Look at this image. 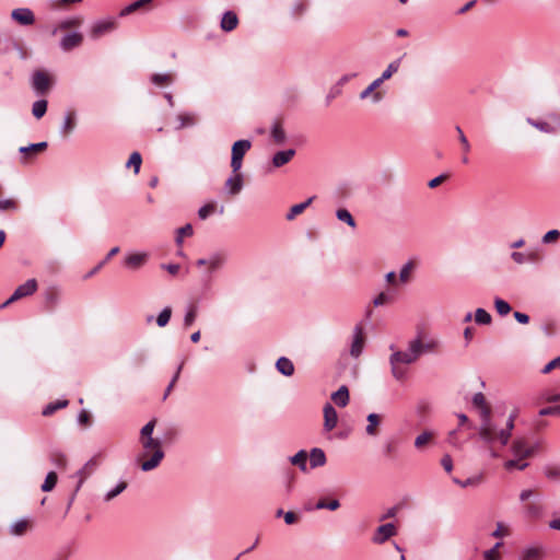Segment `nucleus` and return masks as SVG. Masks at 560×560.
<instances>
[{
  "label": "nucleus",
  "mask_w": 560,
  "mask_h": 560,
  "mask_svg": "<svg viewBox=\"0 0 560 560\" xmlns=\"http://www.w3.org/2000/svg\"><path fill=\"white\" fill-rule=\"evenodd\" d=\"M472 404L480 409L481 423L478 430L479 436L487 443H493L497 438L495 425L491 420V409L487 405L482 393H476Z\"/></svg>",
  "instance_id": "nucleus-1"
},
{
  "label": "nucleus",
  "mask_w": 560,
  "mask_h": 560,
  "mask_svg": "<svg viewBox=\"0 0 560 560\" xmlns=\"http://www.w3.org/2000/svg\"><path fill=\"white\" fill-rule=\"evenodd\" d=\"M140 442L145 451H153V455L151 456V458L141 464V469L143 471L152 470L159 466V464L164 457L162 443L159 439H154L153 436L141 439Z\"/></svg>",
  "instance_id": "nucleus-2"
},
{
  "label": "nucleus",
  "mask_w": 560,
  "mask_h": 560,
  "mask_svg": "<svg viewBox=\"0 0 560 560\" xmlns=\"http://www.w3.org/2000/svg\"><path fill=\"white\" fill-rule=\"evenodd\" d=\"M252 148V142L247 139L237 140L232 145L231 167L232 172H240L243 165V158Z\"/></svg>",
  "instance_id": "nucleus-3"
},
{
  "label": "nucleus",
  "mask_w": 560,
  "mask_h": 560,
  "mask_svg": "<svg viewBox=\"0 0 560 560\" xmlns=\"http://www.w3.org/2000/svg\"><path fill=\"white\" fill-rule=\"evenodd\" d=\"M365 338L363 334V327L359 324L353 329V340L350 348V354L353 358L360 357L363 351Z\"/></svg>",
  "instance_id": "nucleus-4"
},
{
  "label": "nucleus",
  "mask_w": 560,
  "mask_h": 560,
  "mask_svg": "<svg viewBox=\"0 0 560 560\" xmlns=\"http://www.w3.org/2000/svg\"><path fill=\"white\" fill-rule=\"evenodd\" d=\"M11 18L14 22L23 26L32 25L35 22V14L27 8L14 9L11 12Z\"/></svg>",
  "instance_id": "nucleus-5"
},
{
  "label": "nucleus",
  "mask_w": 560,
  "mask_h": 560,
  "mask_svg": "<svg viewBox=\"0 0 560 560\" xmlns=\"http://www.w3.org/2000/svg\"><path fill=\"white\" fill-rule=\"evenodd\" d=\"M117 27V23L114 19H107L95 22L91 27V36L98 38L105 33L112 32Z\"/></svg>",
  "instance_id": "nucleus-6"
},
{
  "label": "nucleus",
  "mask_w": 560,
  "mask_h": 560,
  "mask_svg": "<svg viewBox=\"0 0 560 560\" xmlns=\"http://www.w3.org/2000/svg\"><path fill=\"white\" fill-rule=\"evenodd\" d=\"M35 294V278L28 279L20 284L11 294L15 302L30 298Z\"/></svg>",
  "instance_id": "nucleus-7"
},
{
  "label": "nucleus",
  "mask_w": 560,
  "mask_h": 560,
  "mask_svg": "<svg viewBox=\"0 0 560 560\" xmlns=\"http://www.w3.org/2000/svg\"><path fill=\"white\" fill-rule=\"evenodd\" d=\"M511 451L515 457L524 459L534 454V447H528L525 439H516L511 445Z\"/></svg>",
  "instance_id": "nucleus-8"
},
{
  "label": "nucleus",
  "mask_w": 560,
  "mask_h": 560,
  "mask_svg": "<svg viewBox=\"0 0 560 560\" xmlns=\"http://www.w3.org/2000/svg\"><path fill=\"white\" fill-rule=\"evenodd\" d=\"M244 185V178L243 175L240 172L233 173L232 176H230L224 184V187L226 189V192L231 196L237 195Z\"/></svg>",
  "instance_id": "nucleus-9"
},
{
  "label": "nucleus",
  "mask_w": 560,
  "mask_h": 560,
  "mask_svg": "<svg viewBox=\"0 0 560 560\" xmlns=\"http://www.w3.org/2000/svg\"><path fill=\"white\" fill-rule=\"evenodd\" d=\"M394 535H396L395 525L393 523H387L377 527L373 541L375 544H383Z\"/></svg>",
  "instance_id": "nucleus-10"
},
{
  "label": "nucleus",
  "mask_w": 560,
  "mask_h": 560,
  "mask_svg": "<svg viewBox=\"0 0 560 560\" xmlns=\"http://www.w3.org/2000/svg\"><path fill=\"white\" fill-rule=\"evenodd\" d=\"M338 422V415L335 408L330 404H326L324 407V429L325 431H331L336 428Z\"/></svg>",
  "instance_id": "nucleus-11"
},
{
  "label": "nucleus",
  "mask_w": 560,
  "mask_h": 560,
  "mask_svg": "<svg viewBox=\"0 0 560 560\" xmlns=\"http://www.w3.org/2000/svg\"><path fill=\"white\" fill-rule=\"evenodd\" d=\"M83 40V36L80 34V33H77V32H73V33H69V34H66L61 42H60V46L63 50H71L78 46L81 45Z\"/></svg>",
  "instance_id": "nucleus-12"
},
{
  "label": "nucleus",
  "mask_w": 560,
  "mask_h": 560,
  "mask_svg": "<svg viewBox=\"0 0 560 560\" xmlns=\"http://www.w3.org/2000/svg\"><path fill=\"white\" fill-rule=\"evenodd\" d=\"M55 83V78L45 72L37 70V93L45 94Z\"/></svg>",
  "instance_id": "nucleus-13"
},
{
  "label": "nucleus",
  "mask_w": 560,
  "mask_h": 560,
  "mask_svg": "<svg viewBox=\"0 0 560 560\" xmlns=\"http://www.w3.org/2000/svg\"><path fill=\"white\" fill-rule=\"evenodd\" d=\"M515 418H516V415L515 413H512L508 421H506V427L505 429H502L500 431H498L495 429V433H497V438L495 440H499L501 442L502 445H506L510 438H511V434H512V430L514 429V421H515Z\"/></svg>",
  "instance_id": "nucleus-14"
},
{
  "label": "nucleus",
  "mask_w": 560,
  "mask_h": 560,
  "mask_svg": "<svg viewBox=\"0 0 560 560\" xmlns=\"http://www.w3.org/2000/svg\"><path fill=\"white\" fill-rule=\"evenodd\" d=\"M238 24V18L235 12L233 11H226L221 20V28L225 32H231L234 28H236Z\"/></svg>",
  "instance_id": "nucleus-15"
},
{
  "label": "nucleus",
  "mask_w": 560,
  "mask_h": 560,
  "mask_svg": "<svg viewBox=\"0 0 560 560\" xmlns=\"http://www.w3.org/2000/svg\"><path fill=\"white\" fill-rule=\"evenodd\" d=\"M295 154V150L288 149L284 151L277 152L272 158V164L275 167H281L289 163Z\"/></svg>",
  "instance_id": "nucleus-16"
},
{
  "label": "nucleus",
  "mask_w": 560,
  "mask_h": 560,
  "mask_svg": "<svg viewBox=\"0 0 560 560\" xmlns=\"http://www.w3.org/2000/svg\"><path fill=\"white\" fill-rule=\"evenodd\" d=\"M153 0H137L128 5H126L124 9L120 10L118 13L119 18H125L131 13L137 12L140 9L147 8Z\"/></svg>",
  "instance_id": "nucleus-17"
},
{
  "label": "nucleus",
  "mask_w": 560,
  "mask_h": 560,
  "mask_svg": "<svg viewBox=\"0 0 560 560\" xmlns=\"http://www.w3.org/2000/svg\"><path fill=\"white\" fill-rule=\"evenodd\" d=\"M416 361V355L408 351H396L389 358V363L410 364Z\"/></svg>",
  "instance_id": "nucleus-18"
},
{
  "label": "nucleus",
  "mask_w": 560,
  "mask_h": 560,
  "mask_svg": "<svg viewBox=\"0 0 560 560\" xmlns=\"http://www.w3.org/2000/svg\"><path fill=\"white\" fill-rule=\"evenodd\" d=\"M310 464L312 468L320 467L326 464V455L322 448L314 447L311 451Z\"/></svg>",
  "instance_id": "nucleus-19"
},
{
  "label": "nucleus",
  "mask_w": 560,
  "mask_h": 560,
  "mask_svg": "<svg viewBox=\"0 0 560 560\" xmlns=\"http://www.w3.org/2000/svg\"><path fill=\"white\" fill-rule=\"evenodd\" d=\"M331 399L339 407H346L349 402V389L347 386L342 385L339 387L337 392L331 395Z\"/></svg>",
  "instance_id": "nucleus-20"
},
{
  "label": "nucleus",
  "mask_w": 560,
  "mask_h": 560,
  "mask_svg": "<svg viewBox=\"0 0 560 560\" xmlns=\"http://www.w3.org/2000/svg\"><path fill=\"white\" fill-rule=\"evenodd\" d=\"M542 556V547H528L522 551L520 560H540Z\"/></svg>",
  "instance_id": "nucleus-21"
},
{
  "label": "nucleus",
  "mask_w": 560,
  "mask_h": 560,
  "mask_svg": "<svg viewBox=\"0 0 560 560\" xmlns=\"http://www.w3.org/2000/svg\"><path fill=\"white\" fill-rule=\"evenodd\" d=\"M276 368L284 376H291L294 373L293 363L285 357H281L277 360Z\"/></svg>",
  "instance_id": "nucleus-22"
},
{
  "label": "nucleus",
  "mask_w": 560,
  "mask_h": 560,
  "mask_svg": "<svg viewBox=\"0 0 560 560\" xmlns=\"http://www.w3.org/2000/svg\"><path fill=\"white\" fill-rule=\"evenodd\" d=\"M315 196H312L306 201L292 206L285 215L287 220L291 221L298 214L302 213L313 202Z\"/></svg>",
  "instance_id": "nucleus-23"
},
{
  "label": "nucleus",
  "mask_w": 560,
  "mask_h": 560,
  "mask_svg": "<svg viewBox=\"0 0 560 560\" xmlns=\"http://www.w3.org/2000/svg\"><path fill=\"white\" fill-rule=\"evenodd\" d=\"M28 528H31V523L27 520H19L10 526L9 532L12 536H22Z\"/></svg>",
  "instance_id": "nucleus-24"
},
{
  "label": "nucleus",
  "mask_w": 560,
  "mask_h": 560,
  "mask_svg": "<svg viewBox=\"0 0 560 560\" xmlns=\"http://www.w3.org/2000/svg\"><path fill=\"white\" fill-rule=\"evenodd\" d=\"M525 514L529 518H539L544 514V505L539 502H532L525 505Z\"/></svg>",
  "instance_id": "nucleus-25"
},
{
  "label": "nucleus",
  "mask_w": 560,
  "mask_h": 560,
  "mask_svg": "<svg viewBox=\"0 0 560 560\" xmlns=\"http://www.w3.org/2000/svg\"><path fill=\"white\" fill-rule=\"evenodd\" d=\"M147 260V254H132L126 257L125 264L131 269L140 268Z\"/></svg>",
  "instance_id": "nucleus-26"
},
{
  "label": "nucleus",
  "mask_w": 560,
  "mask_h": 560,
  "mask_svg": "<svg viewBox=\"0 0 560 560\" xmlns=\"http://www.w3.org/2000/svg\"><path fill=\"white\" fill-rule=\"evenodd\" d=\"M366 419L369 422V424L365 428L366 434L370 436L377 435V427L381 423V416L377 413H370Z\"/></svg>",
  "instance_id": "nucleus-27"
},
{
  "label": "nucleus",
  "mask_w": 560,
  "mask_h": 560,
  "mask_svg": "<svg viewBox=\"0 0 560 560\" xmlns=\"http://www.w3.org/2000/svg\"><path fill=\"white\" fill-rule=\"evenodd\" d=\"M69 405L68 399H59L55 402L48 404L42 411V415L45 417L51 416L57 410L66 408Z\"/></svg>",
  "instance_id": "nucleus-28"
},
{
  "label": "nucleus",
  "mask_w": 560,
  "mask_h": 560,
  "mask_svg": "<svg viewBox=\"0 0 560 560\" xmlns=\"http://www.w3.org/2000/svg\"><path fill=\"white\" fill-rule=\"evenodd\" d=\"M453 481L455 483L459 485L462 488L477 487L482 483L483 477H482V475H477V476L467 478L466 480H459L457 478H454Z\"/></svg>",
  "instance_id": "nucleus-29"
},
{
  "label": "nucleus",
  "mask_w": 560,
  "mask_h": 560,
  "mask_svg": "<svg viewBox=\"0 0 560 560\" xmlns=\"http://www.w3.org/2000/svg\"><path fill=\"white\" fill-rule=\"evenodd\" d=\"M177 120L179 121V125L177 126V129H183L186 127H191L196 124V117L191 113H183L177 116Z\"/></svg>",
  "instance_id": "nucleus-30"
},
{
  "label": "nucleus",
  "mask_w": 560,
  "mask_h": 560,
  "mask_svg": "<svg viewBox=\"0 0 560 560\" xmlns=\"http://www.w3.org/2000/svg\"><path fill=\"white\" fill-rule=\"evenodd\" d=\"M271 136H272L275 142L278 144H282L285 142L287 136H285V132H284L283 128L281 127L280 122L273 124V126L271 128Z\"/></svg>",
  "instance_id": "nucleus-31"
},
{
  "label": "nucleus",
  "mask_w": 560,
  "mask_h": 560,
  "mask_svg": "<svg viewBox=\"0 0 560 560\" xmlns=\"http://www.w3.org/2000/svg\"><path fill=\"white\" fill-rule=\"evenodd\" d=\"M306 459H307V454L304 450H301L300 452H298L294 456L291 457V463L293 465H296L299 466V468L302 470V471H306L307 470V466H306Z\"/></svg>",
  "instance_id": "nucleus-32"
},
{
  "label": "nucleus",
  "mask_w": 560,
  "mask_h": 560,
  "mask_svg": "<svg viewBox=\"0 0 560 560\" xmlns=\"http://www.w3.org/2000/svg\"><path fill=\"white\" fill-rule=\"evenodd\" d=\"M141 163H142L141 154L136 151V152H132L130 154L129 160H128L126 166L127 167L132 166L135 174H138L139 171H140Z\"/></svg>",
  "instance_id": "nucleus-33"
},
{
  "label": "nucleus",
  "mask_w": 560,
  "mask_h": 560,
  "mask_svg": "<svg viewBox=\"0 0 560 560\" xmlns=\"http://www.w3.org/2000/svg\"><path fill=\"white\" fill-rule=\"evenodd\" d=\"M173 81L171 74L154 73L151 77V82L158 86L168 85Z\"/></svg>",
  "instance_id": "nucleus-34"
},
{
  "label": "nucleus",
  "mask_w": 560,
  "mask_h": 560,
  "mask_svg": "<svg viewBox=\"0 0 560 560\" xmlns=\"http://www.w3.org/2000/svg\"><path fill=\"white\" fill-rule=\"evenodd\" d=\"M475 320L480 325H489L492 320L491 315L483 308H477L475 312Z\"/></svg>",
  "instance_id": "nucleus-35"
},
{
  "label": "nucleus",
  "mask_w": 560,
  "mask_h": 560,
  "mask_svg": "<svg viewBox=\"0 0 560 560\" xmlns=\"http://www.w3.org/2000/svg\"><path fill=\"white\" fill-rule=\"evenodd\" d=\"M57 480H58V476L55 471L48 472V475L45 478L44 483L42 485V490L46 491V492L52 490L57 483Z\"/></svg>",
  "instance_id": "nucleus-36"
},
{
  "label": "nucleus",
  "mask_w": 560,
  "mask_h": 560,
  "mask_svg": "<svg viewBox=\"0 0 560 560\" xmlns=\"http://www.w3.org/2000/svg\"><path fill=\"white\" fill-rule=\"evenodd\" d=\"M336 215L338 220L346 222L351 228H355V221L347 209H338Z\"/></svg>",
  "instance_id": "nucleus-37"
},
{
  "label": "nucleus",
  "mask_w": 560,
  "mask_h": 560,
  "mask_svg": "<svg viewBox=\"0 0 560 560\" xmlns=\"http://www.w3.org/2000/svg\"><path fill=\"white\" fill-rule=\"evenodd\" d=\"M527 466H528V463L522 462V459H520L518 457H516L514 459H509L504 463V468L506 470H513V469L524 470Z\"/></svg>",
  "instance_id": "nucleus-38"
},
{
  "label": "nucleus",
  "mask_w": 560,
  "mask_h": 560,
  "mask_svg": "<svg viewBox=\"0 0 560 560\" xmlns=\"http://www.w3.org/2000/svg\"><path fill=\"white\" fill-rule=\"evenodd\" d=\"M172 316V308L170 306L164 307L158 315L156 324L159 327H164L168 324Z\"/></svg>",
  "instance_id": "nucleus-39"
},
{
  "label": "nucleus",
  "mask_w": 560,
  "mask_h": 560,
  "mask_svg": "<svg viewBox=\"0 0 560 560\" xmlns=\"http://www.w3.org/2000/svg\"><path fill=\"white\" fill-rule=\"evenodd\" d=\"M494 306H495L497 312L501 316H505V315H508L511 312L510 304L506 301L502 300V299L497 298L494 300Z\"/></svg>",
  "instance_id": "nucleus-40"
},
{
  "label": "nucleus",
  "mask_w": 560,
  "mask_h": 560,
  "mask_svg": "<svg viewBox=\"0 0 560 560\" xmlns=\"http://www.w3.org/2000/svg\"><path fill=\"white\" fill-rule=\"evenodd\" d=\"M400 66V59H396L395 61L390 62L387 67V69L382 73L381 78L385 81L388 80L395 72L398 71Z\"/></svg>",
  "instance_id": "nucleus-41"
},
{
  "label": "nucleus",
  "mask_w": 560,
  "mask_h": 560,
  "mask_svg": "<svg viewBox=\"0 0 560 560\" xmlns=\"http://www.w3.org/2000/svg\"><path fill=\"white\" fill-rule=\"evenodd\" d=\"M408 350L416 355L417 360L423 353V342L420 339H415L410 341Z\"/></svg>",
  "instance_id": "nucleus-42"
},
{
  "label": "nucleus",
  "mask_w": 560,
  "mask_h": 560,
  "mask_svg": "<svg viewBox=\"0 0 560 560\" xmlns=\"http://www.w3.org/2000/svg\"><path fill=\"white\" fill-rule=\"evenodd\" d=\"M527 122L540 131H544L547 133H550L553 131V127L547 121H535V120L528 118Z\"/></svg>",
  "instance_id": "nucleus-43"
},
{
  "label": "nucleus",
  "mask_w": 560,
  "mask_h": 560,
  "mask_svg": "<svg viewBox=\"0 0 560 560\" xmlns=\"http://www.w3.org/2000/svg\"><path fill=\"white\" fill-rule=\"evenodd\" d=\"M127 488V483L125 481L119 482L114 489L108 491L105 494V501H110L118 494H120Z\"/></svg>",
  "instance_id": "nucleus-44"
},
{
  "label": "nucleus",
  "mask_w": 560,
  "mask_h": 560,
  "mask_svg": "<svg viewBox=\"0 0 560 560\" xmlns=\"http://www.w3.org/2000/svg\"><path fill=\"white\" fill-rule=\"evenodd\" d=\"M155 424H156V419H152L150 420L140 431V440L141 439H147V438H152V433H153V430L155 428Z\"/></svg>",
  "instance_id": "nucleus-45"
},
{
  "label": "nucleus",
  "mask_w": 560,
  "mask_h": 560,
  "mask_svg": "<svg viewBox=\"0 0 560 560\" xmlns=\"http://www.w3.org/2000/svg\"><path fill=\"white\" fill-rule=\"evenodd\" d=\"M455 130L458 133V140H459V142H460V144L463 147L464 153H469L470 144L468 142L467 137L465 136V133L463 132V130H462V128L459 126H456Z\"/></svg>",
  "instance_id": "nucleus-46"
},
{
  "label": "nucleus",
  "mask_w": 560,
  "mask_h": 560,
  "mask_svg": "<svg viewBox=\"0 0 560 560\" xmlns=\"http://www.w3.org/2000/svg\"><path fill=\"white\" fill-rule=\"evenodd\" d=\"M432 435L433 434L429 431H424L423 433L419 434L415 440V446L418 448L422 447L432 439Z\"/></svg>",
  "instance_id": "nucleus-47"
},
{
  "label": "nucleus",
  "mask_w": 560,
  "mask_h": 560,
  "mask_svg": "<svg viewBox=\"0 0 560 560\" xmlns=\"http://www.w3.org/2000/svg\"><path fill=\"white\" fill-rule=\"evenodd\" d=\"M73 128H74V121H73L72 114H68L65 117L63 124L61 126V132L63 135H68L73 130Z\"/></svg>",
  "instance_id": "nucleus-48"
},
{
  "label": "nucleus",
  "mask_w": 560,
  "mask_h": 560,
  "mask_svg": "<svg viewBox=\"0 0 560 560\" xmlns=\"http://www.w3.org/2000/svg\"><path fill=\"white\" fill-rule=\"evenodd\" d=\"M176 243L179 245L183 242V236L192 235V226L190 224H186L177 230Z\"/></svg>",
  "instance_id": "nucleus-49"
},
{
  "label": "nucleus",
  "mask_w": 560,
  "mask_h": 560,
  "mask_svg": "<svg viewBox=\"0 0 560 560\" xmlns=\"http://www.w3.org/2000/svg\"><path fill=\"white\" fill-rule=\"evenodd\" d=\"M18 203L13 199H0V211H15Z\"/></svg>",
  "instance_id": "nucleus-50"
},
{
  "label": "nucleus",
  "mask_w": 560,
  "mask_h": 560,
  "mask_svg": "<svg viewBox=\"0 0 560 560\" xmlns=\"http://www.w3.org/2000/svg\"><path fill=\"white\" fill-rule=\"evenodd\" d=\"M544 474L548 479H552V480L560 479V467L547 466L544 470Z\"/></svg>",
  "instance_id": "nucleus-51"
},
{
  "label": "nucleus",
  "mask_w": 560,
  "mask_h": 560,
  "mask_svg": "<svg viewBox=\"0 0 560 560\" xmlns=\"http://www.w3.org/2000/svg\"><path fill=\"white\" fill-rule=\"evenodd\" d=\"M413 269V264L411 261H408L404 265L399 272V279L401 282H407L410 278V272Z\"/></svg>",
  "instance_id": "nucleus-52"
},
{
  "label": "nucleus",
  "mask_w": 560,
  "mask_h": 560,
  "mask_svg": "<svg viewBox=\"0 0 560 560\" xmlns=\"http://www.w3.org/2000/svg\"><path fill=\"white\" fill-rule=\"evenodd\" d=\"M197 317V307L190 306L184 317V326L189 327Z\"/></svg>",
  "instance_id": "nucleus-53"
},
{
  "label": "nucleus",
  "mask_w": 560,
  "mask_h": 560,
  "mask_svg": "<svg viewBox=\"0 0 560 560\" xmlns=\"http://www.w3.org/2000/svg\"><path fill=\"white\" fill-rule=\"evenodd\" d=\"M215 210V206L213 203H207L205 206H202L199 210H198V215L201 220H205L207 219L211 213H213Z\"/></svg>",
  "instance_id": "nucleus-54"
},
{
  "label": "nucleus",
  "mask_w": 560,
  "mask_h": 560,
  "mask_svg": "<svg viewBox=\"0 0 560 560\" xmlns=\"http://www.w3.org/2000/svg\"><path fill=\"white\" fill-rule=\"evenodd\" d=\"M340 506V503L338 500H332L329 503H326L325 500H319L316 504V509H328L330 511H335Z\"/></svg>",
  "instance_id": "nucleus-55"
},
{
  "label": "nucleus",
  "mask_w": 560,
  "mask_h": 560,
  "mask_svg": "<svg viewBox=\"0 0 560 560\" xmlns=\"http://www.w3.org/2000/svg\"><path fill=\"white\" fill-rule=\"evenodd\" d=\"M560 237V231L558 230H550L542 236V243L549 244L557 242Z\"/></svg>",
  "instance_id": "nucleus-56"
},
{
  "label": "nucleus",
  "mask_w": 560,
  "mask_h": 560,
  "mask_svg": "<svg viewBox=\"0 0 560 560\" xmlns=\"http://www.w3.org/2000/svg\"><path fill=\"white\" fill-rule=\"evenodd\" d=\"M390 365L393 376L398 381H402L406 376V370L400 368L398 363H390Z\"/></svg>",
  "instance_id": "nucleus-57"
},
{
  "label": "nucleus",
  "mask_w": 560,
  "mask_h": 560,
  "mask_svg": "<svg viewBox=\"0 0 560 560\" xmlns=\"http://www.w3.org/2000/svg\"><path fill=\"white\" fill-rule=\"evenodd\" d=\"M183 364L184 363H180L179 366L177 368V371L173 377V380L171 381V383L168 384V386L166 387L165 389V393L163 395V400H165L167 398V396L170 395V393L172 392L175 383L177 382L178 377H179V374H180V371L183 369Z\"/></svg>",
  "instance_id": "nucleus-58"
},
{
  "label": "nucleus",
  "mask_w": 560,
  "mask_h": 560,
  "mask_svg": "<svg viewBox=\"0 0 560 560\" xmlns=\"http://www.w3.org/2000/svg\"><path fill=\"white\" fill-rule=\"evenodd\" d=\"M224 258L221 255H213L209 258L208 266L210 270H215L222 266Z\"/></svg>",
  "instance_id": "nucleus-59"
},
{
  "label": "nucleus",
  "mask_w": 560,
  "mask_h": 560,
  "mask_svg": "<svg viewBox=\"0 0 560 560\" xmlns=\"http://www.w3.org/2000/svg\"><path fill=\"white\" fill-rule=\"evenodd\" d=\"M539 416H560V405L550 406L539 410Z\"/></svg>",
  "instance_id": "nucleus-60"
},
{
  "label": "nucleus",
  "mask_w": 560,
  "mask_h": 560,
  "mask_svg": "<svg viewBox=\"0 0 560 560\" xmlns=\"http://www.w3.org/2000/svg\"><path fill=\"white\" fill-rule=\"evenodd\" d=\"M92 472L90 471H85L83 468H81L80 470H78L74 475L75 478H78V483H77V487H75V491H79V489L81 488L82 483L84 482V480L91 475Z\"/></svg>",
  "instance_id": "nucleus-61"
},
{
  "label": "nucleus",
  "mask_w": 560,
  "mask_h": 560,
  "mask_svg": "<svg viewBox=\"0 0 560 560\" xmlns=\"http://www.w3.org/2000/svg\"><path fill=\"white\" fill-rule=\"evenodd\" d=\"M558 368H560V355L555 358L553 360H551L549 363H547L545 365V368L542 369V373L547 374V373L551 372L553 369H558Z\"/></svg>",
  "instance_id": "nucleus-62"
},
{
  "label": "nucleus",
  "mask_w": 560,
  "mask_h": 560,
  "mask_svg": "<svg viewBox=\"0 0 560 560\" xmlns=\"http://www.w3.org/2000/svg\"><path fill=\"white\" fill-rule=\"evenodd\" d=\"M45 298H46V302H47L48 306L51 307L56 303V300L58 298V292L55 289H49L46 292Z\"/></svg>",
  "instance_id": "nucleus-63"
},
{
  "label": "nucleus",
  "mask_w": 560,
  "mask_h": 560,
  "mask_svg": "<svg viewBox=\"0 0 560 560\" xmlns=\"http://www.w3.org/2000/svg\"><path fill=\"white\" fill-rule=\"evenodd\" d=\"M306 11V3L300 1L296 2L292 8V14L294 16H301Z\"/></svg>",
  "instance_id": "nucleus-64"
}]
</instances>
